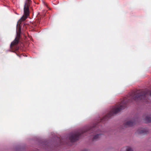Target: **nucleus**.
<instances>
[{"label":"nucleus","instance_id":"1","mask_svg":"<svg viewBox=\"0 0 151 151\" xmlns=\"http://www.w3.org/2000/svg\"><path fill=\"white\" fill-rule=\"evenodd\" d=\"M149 93L151 96V91L149 92L147 91L137 90L136 91H133L130 93L127 98H125L121 103L113 106L106 115L102 119H100L99 121L95 124L93 127L90 129L89 132L93 134L92 138V141H96L99 139L101 135L103 134V131L100 128L101 127L100 122H103L107 120L114 114L118 113L121 110L125 109L127 106V102L132 101L133 100H141L142 98L145 97L146 95L148 94Z\"/></svg>","mask_w":151,"mask_h":151},{"label":"nucleus","instance_id":"2","mask_svg":"<svg viewBox=\"0 0 151 151\" xmlns=\"http://www.w3.org/2000/svg\"><path fill=\"white\" fill-rule=\"evenodd\" d=\"M31 0H27L24 7V15L21 18L20 20L24 21L27 18L29 14V4L31 3Z\"/></svg>","mask_w":151,"mask_h":151},{"label":"nucleus","instance_id":"3","mask_svg":"<svg viewBox=\"0 0 151 151\" xmlns=\"http://www.w3.org/2000/svg\"><path fill=\"white\" fill-rule=\"evenodd\" d=\"M85 132L84 129L80 130V131L75 132L74 133H71L69 137V140L72 142H73L78 139L80 136Z\"/></svg>","mask_w":151,"mask_h":151},{"label":"nucleus","instance_id":"4","mask_svg":"<svg viewBox=\"0 0 151 151\" xmlns=\"http://www.w3.org/2000/svg\"><path fill=\"white\" fill-rule=\"evenodd\" d=\"M17 35L14 40L11 43L10 45L11 47L12 48L15 45L17 44L18 42L20 37V34L21 32V26L20 24L17 25Z\"/></svg>","mask_w":151,"mask_h":151},{"label":"nucleus","instance_id":"5","mask_svg":"<svg viewBox=\"0 0 151 151\" xmlns=\"http://www.w3.org/2000/svg\"><path fill=\"white\" fill-rule=\"evenodd\" d=\"M135 124V122L134 120L129 121L125 123L124 126L125 127H129L133 126Z\"/></svg>","mask_w":151,"mask_h":151},{"label":"nucleus","instance_id":"6","mask_svg":"<svg viewBox=\"0 0 151 151\" xmlns=\"http://www.w3.org/2000/svg\"><path fill=\"white\" fill-rule=\"evenodd\" d=\"M147 131L146 130L142 129H139L137 130L136 132V133L140 134H145L147 133Z\"/></svg>","mask_w":151,"mask_h":151},{"label":"nucleus","instance_id":"7","mask_svg":"<svg viewBox=\"0 0 151 151\" xmlns=\"http://www.w3.org/2000/svg\"><path fill=\"white\" fill-rule=\"evenodd\" d=\"M144 121L145 122L149 123L151 122V115L147 116L144 119Z\"/></svg>","mask_w":151,"mask_h":151},{"label":"nucleus","instance_id":"8","mask_svg":"<svg viewBox=\"0 0 151 151\" xmlns=\"http://www.w3.org/2000/svg\"><path fill=\"white\" fill-rule=\"evenodd\" d=\"M122 150H126V151H133L131 147H124L123 148Z\"/></svg>","mask_w":151,"mask_h":151},{"label":"nucleus","instance_id":"9","mask_svg":"<svg viewBox=\"0 0 151 151\" xmlns=\"http://www.w3.org/2000/svg\"><path fill=\"white\" fill-rule=\"evenodd\" d=\"M85 131H86V133H87V132H86V130H85Z\"/></svg>","mask_w":151,"mask_h":151},{"label":"nucleus","instance_id":"10","mask_svg":"<svg viewBox=\"0 0 151 151\" xmlns=\"http://www.w3.org/2000/svg\"><path fill=\"white\" fill-rule=\"evenodd\" d=\"M86 151H88V150H86Z\"/></svg>","mask_w":151,"mask_h":151},{"label":"nucleus","instance_id":"11","mask_svg":"<svg viewBox=\"0 0 151 151\" xmlns=\"http://www.w3.org/2000/svg\"><path fill=\"white\" fill-rule=\"evenodd\" d=\"M60 141H60V142H61V140H60Z\"/></svg>","mask_w":151,"mask_h":151}]
</instances>
